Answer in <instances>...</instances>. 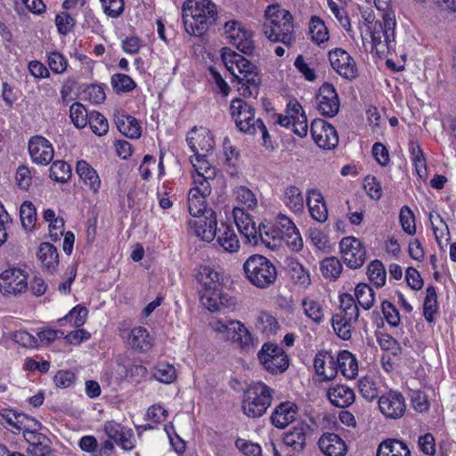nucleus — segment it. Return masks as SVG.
<instances>
[{
  "label": "nucleus",
  "instance_id": "nucleus-1",
  "mask_svg": "<svg viewBox=\"0 0 456 456\" xmlns=\"http://www.w3.org/2000/svg\"><path fill=\"white\" fill-rule=\"evenodd\" d=\"M381 19H376L370 12H362V17L367 26L365 35H362L363 45L366 36L370 38V51L379 57H385L395 49V14L391 7V0H373Z\"/></svg>",
  "mask_w": 456,
  "mask_h": 456
},
{
  "label": "nucleus",
  "instance_id": "nucleus-2",
  "mask_svg": "<svg viewBox=\"0 0 456 456\" xmlns=\"http://www.w3.org/2000/svg\"><path fill=\"white\" fill-rule=\"evenodd\" d=\"M222 60L238 83V91L244 97H256L262 81L258 68L242 55L224 48Z\"/></svg>",
  "mask_w": 456,
  "mask_h": 456
},
{
  "label": "nucleus",
  "instance_id": "nucleus-3",
  "mask_svg": "<svg viewBox=\"0 0 456 456\" xmlns=\"http://www.w3.org/2000/svg\"><path fill=\"white\" fill-rule=\"evenodd\" d=\"M216 6L211 0H187L183 4V25L191 36H202L216 21Z\"/></svg>",
  "mask_w": 456,
  "mask_h": 456
},
{
  "label": "nucleus",
  "instance_id": "nucleus-4",
  "mask_svg": "<svg viewBox=\"0 0 456 456\" xmlns=\"http://www.w3.org/2000/svg\"><path fill=\"white\" fill-rule=\"evenodd\" d=\"M265 17L263 31L269 40L281 42L289 47L295 43L293 18L289 11L279 5H269Z\"/></svg>",
  "mask_w": 456,
  "mask_h": 456
},
{
  "label": "nucleus",
  "instance_id": "nucleus-5",
  "mask_svg": "<svg viewBox=\"0 0 456 456\" xmlns=\"http://www.w3.org/2000/svg\"><path fill=\"white\" fill-rule=\"evenodd\" d=\"M231 114L238 129L247 134L261 133L265 149H273L271 136L263 120L255 117V109L241 99H234L230 106Z\"/></svg>",
  "mask_w": 456,
  "mask_h": 456
},
{
  "label": "nucleus",
  "instance_id": "nucleus-6",
  "mask_svg": "<svg viewBox=\"0 0 456 456\" xmlns=\"http://www.w3.org/2000/svg\"><path fill=\"white\" fill-rule=\"evenodd\" d=\"M188 210L195 219L188 222L195 236L203 241H212L217 234V219L215 210L207 201H189Z\"/></svg>",
  "mask_w": 456,
  "mask_h": 456
},
{
  "label": "nucleus",
  "instance_id": "nucleus-7",
  "mask_svg": "<svg viewBox=\"0 0 456 456\" xmlns=\"http://www.w3.org/2000/svg\"><path fill=\"white\" fill-rule=\"evenodd\" d=\"M243 271L248 282L258 288L267 289L277 280L276 265L263 255H251L243 264Z\"/></svg>",
  "mask_w": 456,
  "mask_h": 456
},
{
  "label": "nucleus",
  "instance_id": "nucleus-8",
  "mask_svg": "<svg viewBox=\"0 0 456 456\" xmlns=\"http://www.w3.org/2000/svg\"><path fill=\"white\" fill-rule=\"evenodd\" d=\"M273 389L262 381L252 382L244 391L241 409L249 418L263 416L271 406Z\"/></svg>",
  "mask_w": 456,
  "mask_h": 456
},
{
  "label": "nucleus",
  "instance_id": "nucleus-9",
  "mask_svg": "<svg viewBox=\"0 0 456 456\" xmlns=\"http://www.w3.org/2000/svg\"><path fill=\"white\" fill-rule=\"evenodd\" d=\"M257 358L263 368L273 375L284 372L289 365L288 355L276 344L265 343L257 353Z\"/></svg>",
  "mask_w": 456,
  "mask_h": 456
},
{
  "label": "nucleus",
  "instance_id": "nucleus-10",
  "mask_svg": "<svg viewBox=\"0 0 456 456\" xmlns=\"http://www.w3.org/2000/svg\"><path fill=\"white\" fill-rule=\"evenodd\" d=\"M341 256L350 269L362 267L366 261V249L363 243L353 236L344 237L339 242Z\"/></svg>",
  "mask_w": 456,
  "mask_h": 456
},
{
  "label": "nucleus",
  "instance_id": "nucleus-11",
  "mask_svg": "<svg viewBox=\"0 0 456 456\" xmlns=\"http://www.w3.org/2000/svg\"><path fill=\"white\" fill-rule=\"evenodd\" d=\"M277 123L284 127L292 126L295 134L303 138L308 131L305 113L297 102H289L287 106V115H279Z\"/></svg>",
  "mask_w": 456,
  "mask_h": 456
},
{
  "label": "nucleus",
  "instance_id": "nucleus-12",
  "mask_svg": "<svg viewBox=\"0 0 456 456\" xmlns=\"http://www.w3.org/2000/svg\"><path fill=\"white\" fill-rule=\"evenodd\" d=\"M186 141L193 155L211 157L215 141L210 131L203 126L195 127L189 132Z\"/></svg>",
  "mask_w": 456,
  "mask_h": 456
},
{
  "label": "nucleus",
  "instance_id": "nucleus-13",
  "mask_svg": "<svg viewBox=\"0 0 456 456\" xmlns=\"http://www.w3.org/2000/svg\"><path fill=\"white\" fill-rule=\"evenodd\" d=\"M28 289V274L20 268H9L0 274V292L18 295Z\"/></svg>",
  "mask_w": 456,
  "mask_h": 456
},
{
  "label": "nucleus",
  "instance_id": "nucleus-14",
  "mask_svg": "<svg viewBox=\"0 0 456 456\" xmlns=\"http://www.w3.org/2000/svg\"><path fill=\"white\" fill-rule=\"evenodd\" d=\"M312 435L311 427L305 421L298 422L283 433L282 440L293 453H302Z\"/></svg>",
  "mask_w": 456,
  "mask_h": 456
},
{
  "label": "nucleus",
  "instance_id": "nucleus-15",
  "mask_svg": "<svg viewBox=\"0 0 456 456\" xmlns=\"http://www.w3.org/2000/svg\"><path fill=\"white\" fill-rule=\"evenodd\" d=\"M380 412L387 419H401L406 411L404 396L397 391H389L379 399Z\"/></svg>",
  "mask_w": 456,
  "mask_h": 456
},
{
  "label": "nucleus",
  "instance_id": "nucleus-16",
  "mask_svg": "<svg viewBox=\"0 0 456 456\" xmlns=\"http://www.w3.org/2000/svg\"><path fill=\"white\" fill-rule=\"evenodd\" d=\"M317 110L322 116L335 117L340 107L338 93L335 87L329 83H324L316 95Z\"/></svg>",
  "mask_w": 456,
  "mask_h": 456
},
{
  "label": "nucleus",
  "instance_id": "nucleus-17",
  "mask_svg": "<svg viewBox=\"0 0 456 456\" xmlns=\"http://www.w3.org/2000/svg\"><path fill=\"white\" fill-rule=\"evenodd\" d=\"M311 134L315 143L322 149H334L338 143L336 129L323 119L312 122Z\"/></svg>",
  "mask_w": 456,
  "mask_h": 456
},
{
  "label": "nucleus",
  "instance_id": "nucleus-18",
  "mask_svg": "<svg viewBox=\"0 0 456 456\" xmlns=\"http://www.w3.org/2000/svg\"><path fill=\"white\" fill-rule=\"evenodd\" d=\"M329 60L332 69L342 77L353 79L357 76V67L350 54L341 48L329 53Z\"/></svg>",
  "mask_w": 456,
  "mask_h": 456
},
{
  "label": "nucleus",
  "instance_id": "nucleus-19",
  "mask_svg": "<svg viewBox=\"0 0 456 456\" xmlns=\"http://www.w3.org/2000/svg\"><path fill=\"white\" fill-rule=\"evenodd\" d=\"M199 294L202 305L211 312L220 311L222 307L233 304V299L223 293L221 285L201 289Z\"/></svg>",
  "mask_w": 456,
  "mask_h": 456
},
{
  "label": "nucleus",
  "instance_id": "nucleus-20",
  "mask_svg": "<svg viewBox=\"0 0 456 456\" xmlns=\"http://www.w3.org/2000/svg\"><path fill=\"white\" fill-rule=\"evenodd\" d=\"M28 149L32 161L37 165L46 166L53 159V148L51 142L43 136L31 137Z\"/></svg>",
  "mask_w": 456,
  "mask_h": 456
},
{
  "label": "nucleus",
  "instance_id": "nucleus-21",
  "mask_svg": "<svg viewBox=\"0 0 456 456\" xmlns=\"http://www.w3.org/2000/svg\"><path fill=\"white\" fill-rule=\"evenodd\" d=\"M234 222L240 234L245 238L246 242L256 245L257 227L253 216L244 208L234 207L232 210Z\"/></svg>",
  "mask_w": 456,
  "mask_h": 456
},
{
  "label": "nucleus",
  "instance_id": "nucleus-22",
  "mask_svg": "<svg viewBox=\"0 0 456 456\" xmlns=\"http://www.w3.org/2000/svg\"><path fill=\"white\" fill-rule=\"evenodd\" d=\"M315 373L322 377V381L332 380L337 376L336 361L333 355L326 351H319L314 360Z\"/></svg>",
  "mask_w": 456,
  "mask_h": 456
},
{
  "label": "nucleus",
  "instance_id": "nucleus-23",
  "mask_svg": "<svg viewBox=\"0 0 456 456\" xmlns=\"http://www.w3.org/2000/svg\"><path fill=\"white\" fill-rule=\"evenodd\" d=\"M297 406L292 402H283L277 405L271 415V422L277 428H284L296 419Z\"/></svg>",
  "mask_w": 456,
  "mask_h": 456
},
{
  "label": "nucleus",
  "instance_id": "nucleus-24",
  "mask_svg": "<svg viewBox=\"0 0 456 456\" xmlns=\"http://www.w3.org/2000/svg\"><path fill=\"white\" fill-rule=\"evenodd\" d=\"M25 440L28 444L27 452L31 456H55L50 439L42 433H27Z\"/></svg>",
  "mask_w": 456,
  "mask_h": 456
},
{
  "label": "nucleus",
  "instance_id": "nucleus-25",
  "mask_svg": "<svg viewBox=\"0 0 456 456\" xmlns=\"http://www.w3.org/2000/svg\"><path fill=\"white\" fill-rule=\"evenodd\" d=\"M256 245L262 243L266 248L275 249L281 246L282 241L281 235L275 225L267 220L261 222L257 226Z\"/></svg>",
  "mask_w": 456,
  "mask_h": 456
},
{
  "label": "nucleus",
  "instance_id": "nucleus-26",
  "mask_svg": "<svg viewBox=\"0 0 456 456\" xmlns=\"http://www.w3.org/2000/svg\"><path fill=\"white\" fill-rule=\"evenodd\" d=\"M318 445L327 456H345L347 452L346 443L335 433L323 434L319 439Z\"/></svg>",
  "mask_w": 456,
  "mask_h": 456
},
{
  "label": "nucleus",
  "instance_id": "nucleus-27",
  "mask_svg": "<svg viewBox=\"0 0 456 456\" xmlns=\"http://www.w3.org/2000/svg\"><path fill=\"white\" fill-rule=\"evenodd\" d=\"M42 267L49 273H53L59 266V254L55 246L49 242H42L37 252Z\"/></svg>",
  "mask_w": 456,
  "mask_h": 456
},
{
  "label": "nucleus",
  "instance_id": "nucleus-28",
  "mask_svg": "<svg viewBox=\"0 0 456 456\" xmlns=\"http://www.w3.org/2000/svg\"><path fill=\"white\" fill-rule=\"evenodd\" d=\"M327 395L330 402L339 408L349 406L355 398L354 390L344 385H337L329 388Z\"/></svg>",
  "mask_w": 456,
  "mask_h": 456
},
{
  "label": "nucleus",
  "instance_id": "nucleus-29",
  "mask_svg": "<svg viewBox=\"0 0 456 456\" xmlns=\"http://www.w3.org/2000/svg\"><path fill=\"white\" fill-rule=\"evenodd\" d=\"M152 341L153 339L149 331L141 326L134 328L128 337L129 346L133 349L141 352L150 350L152 346Z\"/></svg>",
  "mask_w": 456,
  "mask_h": 456
},
{
  "label": "nucleus",
  "instance_id": "nucleus-30",
  "mask_svg": "<svg viewBox=\"0 0 456 456\" xmlns=\"http://www.w3.org/2000/svg\"><path fill=\"white\" fill-rule=\"evenodd\" d=\"M216 241L224 250L234 253L240 248V241L238 236L231 225H224L222 224V227L218 230Z\"/></svg>",
  "mask_w": 456,
  "mask_h": 456
},
{
  "label": "nucleus",
  "instance_id": "nucleus-31",
  "mask_svg": "<svg viewBox=\"0 0 456 456\" xmlns=\"http://www.w3.org/2000/svg\"><path fill=\"white\" fill-rule=\"evenodd\" d=\"M336 361L337 370L348 379H354L358 372V363L356 358L349 351L339 352Z\"/></svg>",
  "mask_w": 456,
  "mask_h": 456
},
{
  "label": "nucleus",
  "instance_id": "nucleus-32",
  "mask_svg": "<svg viewBox=\"0 0 456 456\" xmlns=\"http://www.w3.org/2000/svg\"><path fill=\"white\" fill-rule=\"evenodd\" d=\"M377 456H411L408 446L397 439H387L381 442L377 450Z\"/></svg>",
  "mask_w": 456,
  "mask_h": 456
},
{
  "label": "nucleus",
  "instance_id": "nucleus-33",
  "mask_svg": "<svg viewBox=\"0 0 456 456\" xmlns=\"http://www.w3.org/2000/svg\"><path fill=\"white\" fill-rule=\"evenodd\" d=\"M76 170L81 180L92 191L96 192L99 190L101 186L100 177L86 161H77Z\"/></svg>",
  "mask_w": 456,
  "mask_h": 456
},
{
  "label": "nucleus",
  "instance_id": "nucleus-34",
  "mask_svg": "<svg viewBox=\"0 0 456 456\" xmlns=\"http://www.w3.org/2000/svg\"><path fill=\"white\" fill-rule=\"evenodd\" d=\"M116 125L120 133L126 137L137 139L141 136L142 130L139 121L129 115H120L117 118Z\"/></svg>",
  "mask_w": 456,
  "mask_h": 456
},
{
  "label": "nucleus",
  "instance_id": "nucleus-35",
  "mask_svg": "<svg viewBox=\"0 0 456 456\" xmlns=\"http://www.w3.org/2000/svg\"><path fill=\"white\" fill-rule=\"evenodd\" d=\"M342 270V264L336 256L326 257L321 262V272L323 277L330 281L338 279Z\"/></svg>",
  "mask_w": 456,
  "mask_h": 456
},
{
  "label": "nucleus",
  "instance_id": "nucleus-36",
  "mask_svg": "<svg viewBox=\"0 0 456 456\" xmlns=\"http://www.w3.org/2000/svg\"><path fill=\"white\" fill-rule=\"evenodd\" d=\"M210 158L198 155L191 156V162L196 171L195 175L207 178H214L216 176V168L212 166Z\"/></svg>",
  "mask_w": 456,
  "mask_h": 456
},
{
  "label": "nucleus",
  "instance_id": "nucleus-37",
  "mask_svg": "<svg viewBox=\"0 0 456 456\" xmlns=\"http://www.w3.org/2000/svg\"><path fill=\"white\" fill-rule=\"evenodd\" d=\"M197 279L202 289L220 286L221 274L209 265H201L197 273Z\"/></svg>",
  "mask_w": 456,
  "mask_h": 456
},
{
  "label": "nucleus",
  "instance_id": "nucleus-38",
  "mask_svg": "<svg viewBox=\"0 0 456 456\" xmlns=\"http://www.w3.org/2000/svg\"><path fill=\"white\" fill-rule=\"evenodd\" d=\"M309 33L313 41L320 45L329 39V31L324 21L317 17L313 16L309 22Z\"/></svg>",
  "mask_w": 456,
  "mask_h": 456
},
{
  "label": "nucleus",
  "instance_id": "nucleus-39",
  "mask_svg": "<svg viewBox=\"0 0 456 456\" xmlns=\"http://www.w3.org/2000/svg\"><path fill=\"white\" fill-rule=\"evenodd\" d=\"M152 377L164 384H171L176 379V370L169 363L160 362L152 369Z\"/></svg>",
  "mask_w": 456,
  "mask_h": 456
},
{
  "label": "nucleus",
  "instance_id": "nucleus-40",
  "mask_svg": "<svg viewBox=\"0 0 456 456\" xmlns=\"http://www.w3.org/2000/svg\"><path fill=\"white\" fill-rule=\"evenodd\" d=\"M20 217L24 230L32 231L34 229L37 222V210L31 201H23L20 207Z\"/></svg>",
  "mask_w": 456,
  "mask_h": 456
},
{
  "label": "nucleus",
  "instance_id": "nucleus-41",
  "mask_svg": "<svg viewBox=\"0 0 456 456\" xmlns=\"http://www.w3.org/2000/svg\"><path fill=\"white\" fill-rule=\"evenodd\" d=\"M208 179L200 175H193L194 186L189 191V200H197L200 197L206 199L210 195L211 187Z\"/></svg>",
  "mask_w": 456,
  "mask_h": 456
},
{
  "label": "nucleus",
  "instance_id": "nucleus-42",
  "mask_svg": "<svg viewBox=\"0 0 456 456\" xmlns=\"http://www.w3.org/2000/svg\"><path fill=\"white\" fill-rule=\"evenodd\" d=\"M239 321H222L214 320L210 322L212 329L218 333L224 335V338L234 342L236 336V329L238 328Z\"/></svg>",
  "mask_w": 456,
  "mask_h": 456
},
{
  "label": "nucleus",
  "instance_id": "nucleus-43",
  "mask_svg": "<svg viewBox=\"0 0 456 456\" xmlns=\"http://www.w3.org/2000/svg\"><path fill=\"white\" fill-rule=\"evenodd\" d=\"M367 274L370 282L378 288H381L386 283L387 273L381 261L373 260L367 267Z\"/></svg>",
  "mask_w": 456,
  "mask_h": 456
},
{
  "label": "nucleus",
  "instance_id": "nucleus-44",
  "mask_svg": "<svg viewBox=\"0 0 456 456\" xmlns=\"http://www.w3.org/2000/svg\"><path fill=\"white\" fill-rule=\"evenodd\" d=\"M437 296L434 286H428L426 290V297L423 304V314L428 322L434 320V314L437 311Z\"/></svg>",
  "mask_w": 456,
  "mask_h": 456
},
{
  "label": "nucleus",
  "instance_id": "nucleus-45",
  "mask_svg": "<svg viewBox=\"0 0 456 456\" xmlns=\"http://www.w3.org/2000/svg\"><path fill=\"white\" fill-rule=\"evenodd\" d=\"M355 297L358 304L365 310L370 309L375 301L373 289L365 283H361L356 286Z\"/></svg>",
  "mask_w": 456,
  "mask_h": 456
},
{
  "label": "nucleus",
  "instance_id": "nucleus-46",
  "mask_svg": "<svg viewBox=\"0 0 456 456\" xmlns=\"http://www.w3.org/2000/svg\"><path fill=\"white\" fill-rule=\"evenodd\" d=\"M304 312L308 318L314 323H321L323 320V308L319 302L312 298H304L302 300Z\"/></svg>",
  "mask_w": 456,
  "mask_h": 456
},
{
  "label": "nucleus",
  "instance_id": "nucleus-47",
  "mask_svg": "<svg viewBox=\"0 0 456 456\" xmlns=\"http://www.w3.org/2000/svg\"><path fill=\"white\" fill-rule=\"evenodd\" d=\"M224 33L232 45H238L239 41H242L245 37H248V31L234 20L227 21L224 24Z\"/></svg>",
  "mask_w": 456,
  "mask_h": 456
},
{
  "label": "nucleus",
  "instance_id": "nucleus-48",
  "mask_svg": "<svg viewBox=\"0 0 456 456\" xmlns=\"http://www.w3.org/2000/svg\"><path fill=\"white\" fill-rule=\"evenodd\" d=\"M90 112L79 102L73 103L69 108V117L73 125L77 128L85 127L89 120Z\"/></svg>",
  "mask_w": 456,
  "mask_h": 456
},
{
  "label": "nucleus",
  "instance_id": "nucleus-49",
  "mask_svg": "<svg viewBox=\"0 0 456 456\" xmlns=\"http://www.w3.org/2000/svg\"><path fill=\"white\" fill-rule=\"evenodd\" d=\"M20 413L12 409H4L0 411V425L13 434H19Z\"/></svg>",
  "mask_w": 456,
  "mask_h": 456
},
{
  "label": "nucleus",
  "instance_id": "nucleus-50",
  "mask_svg": "<svg viewBox=\"0 0 456 456\" xmlns=\"http://www.w3.org/2000/svg\"><path fill=\"white\" fill-rule=\"evenodd\" d=\"M289 272L295 283L306 286L310 283V276L305 267L297 260L289 263Z\"/></svg>",
  "mask_w": 456,
  "mask_h": 456
},
{
  "label": "nucleus",
  "instance_id": "nucleus-51",
  "mask_svg": "<svg viewBox=\"0 0 456 456\" xmlns=\"http://www.w3.org/2000/svg\"><path fill=\"white\" fill-rule=\"evenodd\" d=\"M50 177L56 182L65 183L71 175L70 167L62 160L54 161L50 167Z\"/></svg>",
  "mask_w": 456,
  "mask_h": 456
},
{
  "label": "nucleus",
  "instance_id": "nucleus-52",
  "mask_svg": "<svg viewBox=\"0 0 456 456\" xmlns=\"http://www.w3.org/2000/svg\"><path fill=\"white\" fill-rule=\"evenodd\" d=\"M94 134L102 136L107 134L109 123L106 118L98 111H91L88 123Z\"/></svg>",
  "mask_w": 456,
  "mask_h": 456
},
{
  "label": "nucleus",
  "instance_id": "nucleus-53",
  "mask_svg": "<svg viewBox=\"0 0 456 456\" xmlns=\"http://www.w3.org/2000/svg\"><path fill=\"white\" fill-rule=\"evenodd\" d=\"M331 325L336 334L343 340H348L352 336L353 323L344 322L340 315H333L331 319Z\"/></svg>",
  "mask_w": 456,
  "mask_h": 456
},
{
  "label": "nucleus",
  "instance_id": "nucleus-54",
  "mask_svg": "<svg viewBox=\"0 0 456 456\" xmlns=\"http://www.w3.org/2000/svg\"><path fill=\"white\" fill-rule=\"evenodd\" d=\"M359 392L368 401H372L379 395V389L374 380L369 377L361 379L358 382Z\"/></svg>",
  "mask_w": 456,
  "mask_h": 456
},
{
  "label": "nucleus",
  "instance_id": "nucleus-55",
  "mask_svg": "<svg viewBox=\"0 0 456 456\" xmlns=\"http://www.w3.org/2000/svg\"><path fill=\"white\" fill-rule=\"evenodd\" d=\"M309 213L313 219L324 223L328 219V208L326 201H306Z\"/></svg>",
  "mask_w": 456,
  "mask_h": 456
},
{
  "label": "nucleus",
  "instance_id": "nucleus-56",
  "mask_svg": "<svg viewBox=\"0 0 456 456\" xmlns=\"http://www.w3.org/2000/svg\"><path fill=\"white\" fill-rule=\"evenodd\" d=\"M399 218L403 230L407 234L413 235L416 232V225L414 215L411 208L407 206L403 207Z\"/></svg>",
  "mask_w": 456,
  "mask_h": 456
},
{
  "label": "nucleus",
  "instance_id": "nucleus-57",
  "mask_svg": "<svg viewBox=\"0 0 456 456\" xmlns=\"http://www.w3.org/2000/svg\"><path fill=\"white\" fill-rule=\"evenodd\" d=\"M111 86L117 92H130L135 87V82L126 74H114Z\"/></svg>",
  "mask_w": 456,
  "mask_h": 456
},
{
  "label": "nucleus",
  "instance_id": "nucleus-58",
  "mask_svg": "<svg viewBox=\"0 0 456 456\" xmlns=\"http://www.w3.org/2000/svg\"><path fill=\"white\" fill-rule=\"evenodd\" d=\"M19 418V433L22 431L24 437L27 433H38L41 428V423L38 420L22 412L20 413Z\"/></svg>",
  "mask_w": 456,
  "mask_h": 456
},
{
  "label": "nucleus",
  "instance_id": "nucleus-59",
  "mask_svg": "<svg viewBox=\"0 0 456 456\" xmlns=\"http://www.w3.org/2000/svg\"><path fill=\"white\" fill-rule=\"evenodd\" d=\"M381 309L384 314L385 319L387 323L393 327H397L400 324V314L399 311L395 308V306L385 300L381 304Z\"/></svg>",
  "mask_w": 456,
  "mask_h": 456
},
{
  "label": "nucleus",
  "instance_id": "nucleus-60",
  "mask_svg": "<svg viewBox=\"0 0 456 456\" xmlns=\"http://www.w3.org/2000/svg\"><path fill=\"white\" fill-rule=\"evenodd\" d=\"M88 310L85 306L76 305L66 316L65 320L73 322V325L77 328L84 325L87 319Z\"/></svg>",
  "mask_w": 456,
  "mask_h": 456
},
{
  "label": "nucleus",
  "instance_id": "nucleus-61",
  "mask_svg": "<svg viewBox=\"0 0 456 456\" xmlns=\"http://www.w3.org/2000/svg\"><path fill=\"white\" fill-rule=\"evenodd\" d=\"M104 13L110 17L117 18L124 11V0H100Z\"/></svg>",
  "mask_w": 456,
  "mask_h": 456
},
{
  "label": "nucleus",
  "instance_id": "nucleus-62",
  "mask_svg": "<svg viewBox=\"0 0 456 456\" xmlns=\"http://www.w3.org/2000/svg\"><path fill=\"white\" fill-rule=\"evenodd\" d=\"M55 24L60 34L67 35L75 25L74 18L68 12H61L55 17Z\"/></svg>",
  "mask_w": 456,
  "mask_h": 456
},
{
  "label": "nucleus",
  "instance_id": "nucleus-63",
  "mask_svg": "<svg viewBox=\"0 0 456 456\" xmlns=\"http://www.w3.org/2000/svg\"><path fill=\"white\" fill-rule=\"evenodd\" d=\"M48 65L53 73L61 74L67 69V60L61 53L53 52L48 55Z\"/></svg>",
  "mask_w": 456,
  "mask_h": 456
},
{
  "label": "nucleus",
  "instance_id": "nucleus-64",
  "mask_svg": "<svg viewBox=\"0 0 456 456\" xmlns=\"http://www.w3.org/2000/svg\"><path fill=\"white\" fill-rule=\"evenodd\" d=\"M236 447L247 456H261L262 449L257 444L244 439H237Z\"/></svg>",
  "mask_w": 456,
  "mask_h": 456
}]
</instances>
